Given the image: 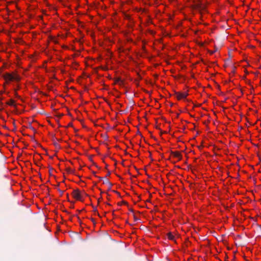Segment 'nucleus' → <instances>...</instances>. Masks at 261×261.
<instances>
[{
    "mask_svg": "<svg viewBox=\"0 0 261 261\" xmlns=\"http://www.w3.org/2000/svg\"><path fill=\"white\" fill-rule=\"evenodd\" d=\"M110 175V172H109L107 173V176H109V175Z\"/></svg>",
    "mask_w": 261,
    "mask_h": 261,
    "instance_id": "nucleus-11",
    "label": "nucleus"
},
{
    "mask_svg": "<svg viewBox=\"0 0 261 261\" xmlns=\"http://www.w3.org/2000/svg\"><path fill=\"white\" fill-rule=\"evenodd\" d=\"M214 53H215V51H212V52L211 53V54H213Z\"/></svg>",
    "mask_w": 261,
    "mask_h": 261,
    "instance_id": "nucleus-13",
    "label": "nucleus"
},
{
    "mask_svg": "<svg viewBox=\"0 0 261 261\" xmlns=\"http://www.w3.org/2000/svg\"><path fill=\"white\" fill-rule=\"evenodd\" d=\"M73 197L78 200H82V196L78 189L74 190L72 193Z\"/></svg>",
    "mask_w": 261,
    "mask_h": 261,
    "instance_id": "nucleus-2",
    "label": "nucleus"
},
{
    "mask_svg": "<svg viewBox=\"0 0 261 261\" xmlns=\"http://www.w3.org/2000/svg\"><path fill=\"white\" fill-rule=\"evenodd\" d=\"M3 77L6 81H18L20 80V77L18 75L14 73H6L3 75Z\"/></svg>",
    "mask_w": 261,
    "mask_h": 261,
    "instance_id": "nucleus-1",
    "label": "nucleus"
},
{
    "mask_svg": "<svg viewBox=\"0 0 261 261\" xmlns=\"http://www.w3.org/2000/svg\"><path fill=\"white\" fill-rule=\"evenodd\" d=\"M58 191L59 192V193H60L61 195H62L64 193V191H62V190H61L59 189H58Z\"/></svg>",
    "mask_w": 261,
    "mask_h": 261,
    "instance_id": "nucleus-9",
    "label": "nucleus"
},
{
    "mask_svg": "<svg viewBox=\"0 0 261 261\" xmlns=\"http://www.w3.org/2000/svg\"><path fill=\"white\" fill-rule=\"evenodd\" d=\"M172 154L175 158H178L179 160L181 159V155L178 151L172 152Z\"/></svg>",
    "mask_w": 261,
    "mask_h": 261,
    "instance_id": "nucleus-4",
    "label": "nucleus"
},
{
    "mask_svg": "<svg viewBox=\"0 0 261 261\" xmlns=\"http://www.w3.org/2000/svg\"><path fill=\"white\" fill-rule=\"evenodd\" d=\"M175 95L176 96L178 100H179L181 99L186 98L188 95V93H187L186 92H185V93L176 92V93H175Z\"/></svg>",
    "mask_w": 261,
    "mask_h": 261,
    "instance_id": "nucleus-3",
    "label": "nucleus"
},
{
    "mask_svg": "<svg viewBox=\"0 0 261 261\" xmlns=\"http://www.w3.org/2000/svg\"><path fill=\"white\" fill-rule=\"evenodd\" d=\"M54 145L57 148H59L60 147V146H59V144L58 143H55Z\"/></svg>",
    "mask_w": 261,
    "mask_h": 261,
    "instance_id": "nucleus-10",
    "label": "nucleus"
},
{
    "mask_svg": "<svg viewBox=\"0 0 261 261\" xmlns=\"http://www.w3.org/2000/svg\"><path fill=\"white\" fill-rule=\"evenodd\" d=\"M196 7H197V8H199V5H196Z\"/></svg>",
    "mask_w": 261,
    "mask_h": 261,
    "instance_id": "nucleus-14",
    "label": "nucleus"
},
{
    "mask_svg": "<svg viewBox=\"0 0 261 261\" xmlns=\"http://www.w3.org/2000/svg\"><path fill=\"white\" fill-rule=\"evenodd\" d=\"M98 178H99V179H102L103 178L102 177H98Z\"/></svg>",
    "mask_w": 261,
    "mask_h": 261,
    "instance_id": "nucleus-12",
    "label": "nucleus"
},
{
    "mask_svg": "<svg viewBox=\"0 0 261 261\" xmlns=\"http://www.w3.org/2000/svg\"><path fill=\"white\" fill-rule=\"evenodd\" d=\"M103 184L108 185L110 187L111 186V184L107 178H105L103 181Z\"/></svg>",
    "mask_w": 261,
    "mask_h": 261,
    "instance_id": "nucleus-7",
    "label": "nucleus"
},
{
    "mask_svg": "<svg viewBox=\"0 0 261 261\" xmlns=\"http://www.w3.org/2000/svg\"><path fill=\"white\" fill-rule=\"evenodd\" d=\"M7 104L9 106L16 107V105H15V101L13 99H10V101L7 102Z\"/></svg>",
    "mask_w": 261,
    "mask_h": 261,
    "instance_id": "nucleus-5",
    "label": "nucleus"
},
{
    "mask_svg": "<svg viewBox=\"0 0 261 261\" xmlns=\"http://www.w3.org/2000/svg\"><path fill=\"white\" fill-rule=\"evenodd\" d=\"M115 83H118V84H121L122 83V81L119 78H117L116 81H115Z\"/></svg>",
    "mask_w": 261,
    "mask_h": 261,
    "instance_id": "nucleus-8",
    "label": "nucleus"
},
{
    "mask_svg": "<svg viewBox=\"0 0 261 261\" xmlns=\"http://www.w3.org/2000/svg\"><path fill=\"white\" fill-rule=\"evenodd\" d=\"M167 237L170 240H174V236L171 233V232H168L167 233Z\"/></svg>",
    "mask_w": 261,
    "mask_h": 261,
    "instance_id": "nucleus-6",
    "label": "nucleus"
}]
</instances>
